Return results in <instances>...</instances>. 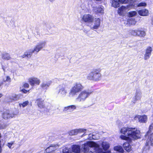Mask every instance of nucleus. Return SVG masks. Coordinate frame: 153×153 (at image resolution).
Listing matches in <instances>:
<instances>
[{"label":"nucleus","mask_w":153,"mask_h":153,"mask_svg":"<svg viewBox=\"0 0 153 153\" xmlns=\"http://www.w3.org/2000/svg\"><path fill=\"white\" fill-rule=\"evenodd\" d=\"M120 132L122 134L120 136V138L122 140L127 141L136 140L141 136L140 130L136 128L123 127L120 129Z\"/></svg>","instance_id":"obj_1"},{"label":"nucleus","mask_w":153,"mask_h":153,"mask_svg":"<svg viewBox=\"0 0 153 153\" xmlns=\"http://www.w3.org/2000/svg\"><path fill=\"white\" fill-rule=\"evenodd\" d=\"M152 51V48L151 47H148L146 49L145 53L144 55V58L145 60H147L149 59Z\"/></svg>","instance_id":"obj_16"},{"label":"nucleus","mask_w":153,"mask_h":153,"mask_svg":"<svg viewBox=\"0 0 153 153\" xmlns=\"http://www.w3.org/2000/svg\"><path fill=\"white\" fill-rule=\"evenodd\" d=\"M92 7L93 8V10L94 12L97 13H100L101 14L104 13L103 8L101 7Z\"/></svg>","instance_id":"obj_20"},{"label":"nucleus","mask_w":153,"mask_h":153,"mask_svg":"<svg viewBox=\"0 0 153 153\" xmlns=\"http://www.w3.org/2000/svg\"><path fill=\"white\" fill-rule=\"evenodd\" d=\"M3 80L4 82H7L8 84H9L11 81V79L9 76H7L4 78Z\"/></svg>","instance_id":"obj_34"},{"label":"nucleus","mask_w":153,"mask_h":153,"mask_svg":"<svg viewBox=\"0 0 153 153\" xmlns=\"http://www.w3.org/2000/svg\"><path fill=\"white\" fill-rule=\"evenodd\" d=\"M85 2L86 4H87L88 5H91V6H92V4L93 3V2L92 0H86Z\"/></svg>","instance_id":"obj_42"},{"label":"nucleus","mask_w":153,"mask_h":153,"mask_svg":"<svg viewBox=\"0 0 153 153\" xmlns=\"http://www.w3.org/2000/svg\"><path fill=\"white\" fill-rule=\"evenodd\" d=\"M102 153H111V152L110 151H108Z\"/></svg>","instance_id":"obj_47"},{"label":"nucleus","mask_w":153,"mask_h":153,"mask_svg":"<svg viewBox=\"0 0 153 153\" xmlns=\"http://www.w3.org/2000/svg\"><path fill=\"white\" fill-rule=\"evenodd\" d=\"M138 12L140 15L143 16H147L149 13L148 10L144 9L139 10Z\"/></svg>","instance_id":"obj_25"},{"label":"nucleus","mask_w":153,"mask_h":153,"mask_svg":"<svg viewBox=\"0 0 153 153\" xmlns=\"http://www.w3.org/2000/svg\"><path fill=\"white\" fill-rule=\"evenodd\" d=\"M138 7H146V4L145 2H141L140 3H138L137 4Z\"/></svg>","instance_id":"obj_39"},{"label":"nucleus","mask_w":153,"mask_h":153,"mask_svg":"<svg viewBox=\"0 0 153 153\" xmlns=\"http://www.w3.org/2000/svg\"><path fill=\"white\" fill-rule=\"evenodd\" d=\"M59 147V145L58 144L52 145L49 147H48L45 150V152L46 153H50L56 150Z\"/></svg>","instance_id":"obj_15"},{"label":"nucleus","mask_w":153,"mask_h":153,"mask_svg":"<svg viewBox=\"0 0 153 153\" xmlns=\"http://www.w3.org/2000/svg\"><path fill=\"white\" fill-rule=\"evenodd\" d=\"M138 29H132L130 30V34L134 36H137Z\"/></svg>","instance_id":"obj_31"},{"label":"nucleus","mask_w":153,"mask_h":153,"mask_svg":"<svg viewBox=\"0 0 153 153\" xmlns=\"http://www.w3.org/2000/svg\"><path fill=\"white\" fill-rule=\"evenodd\" d=\"M21 91L23 93L26 94L27 93L28 91H29V90L27 91L25 90V89H23L21 90Z\"/></svg>","instance_id":"obj_46"},{"label":"nucleus","mask_w":153,"mask_h":153,"mask_svg":"<svg viewBox=\"0 0 153 153\" xmlns=\"http://www.w3.org/2000/svg\"><path fill=\"white\" fill-rule=\"evenodd\" d=\"M37 105L40 108H43L45 107L44 103V100L42 98H39L36 100Z\"/></svg>","instance_id":"obj_21"},{"label":"nucleus","mask_w":153,"mask_h":153,"mask_svg":"<svg viewBox=\"0 0 153 153\" xmlns=\"http://www.w3.org/2000/svg\"><path fill=\"white\" fill-rule=\"evenodd\" d=\"M123 146L124 149L128 152H130L131 150V146L128 143H124L123 144Z\"/></svg>","instance_id":"obj_24"},{"label":"nucleus","mask_w":153,"mask_h":153,"mask_svg":"<svg viewBox=\"0 0 153 153\" xmlns=\"http://www.w3.org/2000/svg\"><path fill=\"white\" fill-rule=\"evenodd\" d=\"M3 69L4 71L5 70V69L4 68H3Z\"/></svg>","instance_id":"obj_50"},{"label":"nucleus","mask_w":153,"mask_h":153,"mask_svg":"<svg viewBox=\"0 0 153 153\" xmlns=\"http://www.w3.org/2000/svg\"><path fill=\"white\" fill-rule=\"evenodd\" d=\"M134 119L135 120L138 121L139 122L142 123H145L147 120V116L145 115H136L134 117Z\"/></svg>","instance_id":"obj_13"},{"label":"nucleus","mask_w":153,"mask_h":153,"mask_svg":"<svg viewBox=\"0 0 153 153\" xmlns=\"http://www.w3.org/2000/svg\"><path fill=\"white\" fill-rule=\"evenodd\" d=\"M72 151L75 153H79L80 150V147L78 145H73L72 146Z\"/></svg>","instance_id":"obj_26"},{"label":"nucleus","mask_w":153,"mask_h":153,"mask_svg":"<svg viewBox=\"0 0 153 153\" xmlns=\"http://www.w3.org/2000/svg\"><path fill=\"white\" fill-rule=\"evenodd\" d=\"M94 17L89 14H85L82 17V20L84 22L88 23L90 25L91 22H93L94 19Z\"/></svg>","instance_id":"obj_11"},{"label":"nucleus","mask_w":153,"mask_h":153,"mask_svg":"<svg viewBox=\"0 0 153 153\" xmlns=\"http://www.w3.org/2000/svg\"><path fill=\"white\" fill-rule=\"evenodd\" d=\"M86 131V129H75L72 130L70 131L68 133L70 135H75L77 134L78 133H80L83 132L85 133Z\"/></svg>","instance_id":"obj_14"},{"label":"nucleus","mask_w":153,"mask_h":153,"mask_svg":"<svg viewBox=\"0 0 153 153\" xmlns=\"http://www.w3.org/2000/svg\"><path fill=\"white\" fill-rule=\"evenodd\" d=\"M83 88V86L80 83L75 82L73 84L72 87L71 88L69 92V95L70 96H74L81 91Z\"/></svg>","instance_id":"obj_5"},{"label":"nucleus","mask_w":153,"mask_h":153,"mask_svg":"<svg viewBox=\"0 0 153 153\" xmlns=\"http://www.w3.org/2000/svg\"><path fill=\"white\" fill-rule=\"evenodd\" d=\"M85 134H83L82 135V137H83L84 136H85Z\"/></svg>","instance_id":"obj_49"},{"label":"nucleus","mask_w":153,"mask_h":153,"mask_svg":"<svg viewBox=\"0 0 153 153\" xmlns=\"http://www.w3.org/2000/svg\"><path fill=\"white\" fill-rule=\"evenodd\" d=\"M2 58L4 59L8 60L11 59L10 55L8 53L3 54L2 56Z\"/></svg>","instance_id":"obj_35"},{"label":"nucleus","mask_w":153,"mask_h":153,"mask_svg":"<svg viewBox=\"0 0 153 153\" xmlns=\"http://www.w3.org/2000/svg\"><path fill=\"white\" fill-rule=\"evenodd\" d=\"M92 147L94 148L95 152L90 151L89 153H101L102 152V150L100 148L99 145L93 142H88L82 145V150L85 153L88 152L89 148Z\"/></svg>","instance_id":"obj_2"},{"label":"nucleus","mask_w":153,"mask_h":153,"mask_svg":"<svg viewBox=\"0 0 153 153\" xmlns=\"http://www.w3.org/2000/svg\"><path fill=\"white\" fill-rule=\"evenodd\" d=\"M142 97V94L141 91L139 89H136L133 97L132 102L135 103L137 101L140 100Z\"/></svg>","instance_id":"obj_10"},{"label":"nucleus","mask_w":153,"mask_h":153,"mask_svg":"<svg viewBox=\"0 0 153 153\" xmlns=\"http://www.w3.org/2000/svg\"><path fill=\"white\" fill-rule=\"evenodd\" d=\"M102 146L105 150H107L109 147V144L107 142H103L102 143Z\"/></svg>","instance_id":"obj_30"},{"label":"nucleus","mask_w":153,"mask_h":153,"mask_svg":"<svg viewBox=\"0 0 153 153\" xmlns=\"http://www.w3.org/2000/svg\"><path fill=\"white\" fill-rule=\"evenodd\" d=\"M6 126L5 125H0V129H4L6 128Z\"/></svg>","instance_id":"obj_45"},{"label":"nucleus","mask_w":153,"mask_h":153,"mask_svg":"<svg viewBox=\"0 0 153 153\" xmlns=\"http://www.w3.org/2000/svg\"><path fill=\"white\" fill-rule=\"evenodd\" d=\"M137 14V12L135 11H131L128 13L129 16L130 17H132L135 16Z\"/></svg>","instance_id":"obj_38"},{"label":"nucleus","mask_w":153,"mask_h":153,"mask_svg":"<svg viewBox=\"0 0 153 153\" xmlns=\"http://www.w3.org/2000/svg\"><path fill=\"white\" fill-rule=\"evenodd\" d=\"M28 82L31 86H33L35 84L39 85L40 83V80L36 77H31L28 79Z\"/></svg>","instance_id":"obj_12"},{"label":"nucleus","mask_w":153,"mask_h":153,"mask_svg":"<svg viewBox=\"0 0 153 153\" xmlns=\"http://www.w3.org/2000/svg\"><path fill=\"white\" fill-rule=\"evenodd\" d=\"M114 150L119 152H122L123 151L122 147L120 146H114Z\"/></svg>","instance_id":"obj_33"},{"label":"nucleus","mask_w":153,"mask_h":153,"mask_svg":"<svg viewBox=\"0 0 153 153\" xmlns=\"http://www.w3.org/2000/svg\"><path fill=\"white\" fill-rule=\"evenodd\" d=\"M101 69L100 68L94 69L88 75L87 78L90 80L97 81L100 80L101 76Z\"/></svg>","instance_id":"obj_4"},{"label":"nucleus","mask_w":153,"mask_h":153,"mask_svg":"<svg viewBox=\"0 0 153 153\" xmlns=\"http://www.w3.org/2000/svg\"><path fill=\"white\" fill-rule=\"evenodd\" d=\"M46 42L45 41H40L35 47L34 49L26 51L24 54L25 56H27L28 58H30L32 53H37L42 49L45 47Z\"/></svg>","instance_id":"obj_3"},{"label":"nucleus","mask_w":153,"mask_h":153,"mask_svg":"<svg viewBox=\"0 0 153 153\" xmlns=\"http://www.w3.org/2000/svg\"><path fill=\"white\" fill-rule=\"evenodd\" d=\"M19 113V111L17 110H15L13 112L9 111H6L3 113L2 117L4 119L7 120L15 117Z\"/></svg>","instance_id":"obj_7"},{"label":"nucleus","mask_w":153,"mask_h":153,"mask_svg":"<svg viewBox=\"0 0 153 153\" xmlns=\"http://www.w3.org/2000/svg\"><path fill=\"white\" fill-rule=\"evenodd\" d=\"M63 153H72L71 152H69V150L66 148H65L63 150Z\"/></svg>","instance_id":"obj_41"},{"label":"nucleus","mask_w":153,"mask_h":153,"mask_svg":"<svg viewBox=\"0 0 153 153\" xmlns=\"http://www.w3.org/2000/svg\"><path fill=\"white\" fill-rule=\"evenodd\" d=\"M20 98V96L15 94H12L9 97V98L11 101H16L18 100Z\"/></svg>","instance_id":"obj_28"},{"label":"nucleus","mask_w":153,"mask_h":153,"mask_svg":"<svg viewBox=\"0 0 153 153\" xmlns=\"http://www.w3.org/2000/svg\"><path fill=\"white\" fill-rule=\"evenodd\" d=\"M128 7L124 6H122L119 8L118 13L120 15H123L125 14L128 11Z\"/></svg>","instance_id":"obj_19"},{"label":"nucleus","mask_w":153,"mask_h":153,"mask_svg":"<svg viewBox=\"0 0 153 153\" xmlns=\"http://www.w3.org/2000/svg\"><path fill=\"white\" fill-rule=\"evenodd\" d=\"M128 22L129 24L134 25L136 23V21L134 19L131 18L128 20Z\"/></svg>","instance_id":"obj_36"},{"label":"nucleus","mask_w":153,"mask_h":153,"mask_svg":"<svg viewBox=\"0 0 153 153\" xmlns=\"http://www.w3.org/2000/svg\"><path fill=\"white\" fill-rule=\"evenodd\" d=\"M118 0H113L112 5L114 7H117L119 6V3Z\"/></svg>","instance_id":"obj_32"},{"label":"nucleus","mask_w":153,"mask_h":153,"mask_svg":"<svg viewBox=\"0 0 153 153\" xmlns=\"http://www.w3.org/2000/svg\"><path fill=\"white\" fill-rule=\"evenodd\" d=\"M100 19L99 18H94L93 22H91L88 26L92 29H97L100 27Z\"/></svg>","instance_id":"obj_9"},{"label":"nucleus","mask_w":153,"mask_h":153,"mask_svg":"<svg viewBox=\"0 0 153 153\" xmlns=\"http://www.w3.org/2000/svg\"><path fill=\"white\" fill-rule=\"evenodd\" d=\"M76 108L75 105H72L65 107L63 109V111L65 112H71Z\"/></svg>","instance_id":"obj_18"},{"label":"nucleus","mask_w":153,"mask_h":153,"mask_svg":"<svg viewBox=\"0 0 153 153\" xmlns=\"http://www.w3.org/2000/svg\"><path fill=\"white\" fill-rule=\"evenodd\" d=\"M23 87L25 88H28L29 87V85L28 83H25L24 84Z\"/></svg>","instance_id":"obj_44"},{"label":"nucleus","mask_w":153,"mask_h":153,"mask_svg":"<svg viewBox=\"0 0 153 153\" xmlns=\"http://www.w3.org/2000/svg\"><path fill=\"white\" fill-rule=\"evenodd\" d=\"M146 34V32L144 30L138 29L137 36L140 37H144Z\"/></svg>","instance_id":"obj_27"},{"label":"nucleus","mask_w":153,"mask_h":153,"mask_svg":"<svg viewBox=\"0 0 153 153\" xmlns=\"http://www.w3.org/2000/svg\"><path fill=\"white\" fill-rule=\"evenodd\" d=\"M149 134H147L145 135L146 137H148V139L146 141L150 142V144L152 146H153V133L149 135Z\"/></svg>","instance_id":"obj_22"},{"label":"nucleus","mask_w":153,"mask_h":153,"mask_svg":"<svg viewBox=\"0 0 153 153\" xmlns=\"http://www.w3.org/2000/svg\"><path fill=\"white\" fill-rule=\"evenodd\" d=\"M56 89L58 91V93L61 97H65L68 93L67 90L63 85H59Z\"/></svg>","instance_id":"obj_8"},{"label":"nucleus","mask_w":153,"mask_h":153,"mask_svg":"<svg viewBox=\"0 0 153 153\" xmlns=\"http://www.w3.org/2000/svg\"><path fill=\"white\" fill-rule=\"evenodd\" d=\"M51 82H52L51 81L43 82L41 85V86L43 89H46L49 87Z\"/></svg>","instance_id":"obj_23"},{"label":"nucleus","mask_w":153,"mask_h":153,"mask_svg":"<svg viewBox=\"0 0 153 153\" xmlns=\"http://www.w3.org/2000/svg\"><path fill=\"white\" fill-rule=\"evenodd\" d=\"M94 133L92 134H90L88 135V138L89 139H97L99 137V134Z\"/></svg>","instance_id":"obj_29"},{"label":"nucleus","mask_w":153,"mask_h":153,"mask_svg":"<svg viewBox=\"0 0 153 153\" xmlns=\"http://www.w3.org/2000/svg\"><path fill=\"white\" fill-rule=\"evenodd\" d=\"M152 146L149 142L146 141L145 145L143 149V152L144 153L149 152Z\"/></svg>","instance_id":"obj_17"},{"label":"nucleus","mask_w":153,"mask_h":153,"mask_svg":"<svg viewBox=\"0 0 153 153\" xmlns=\"http://www.w3.org/2000/svg\"><path fill=\"white\" fill-rule=\"evenodd\" d=\"M29 103V102L28 101H26L23 103H20L19 104V105L20 107L22 106L23 107H24L27 105Z\"/></svg>","instance_id":"obj_37"},{"label":"nucleus","mask_w":153,"mask_h":153,"mask_svg":"<svg viewBox=\"0 0 153 153\" xmlns=\"http://www.w3.org/2000/svg\"><path fill=\"white\" fill-rule=\"evenodd\" d=\"M153 128V123H152L149 127V130L147 133V134H148L150 133V131H151Z\"/></svg>","instance_id":"obj_43"},{"label":"nucleus","mask_w":153,"mask_h":153,"mask_svg":"<svg viewBox=\"0 0 153 153\" xmlns=\"http://www.w3.org/2000/svg\"><path fill=\"white\" fill-rule=\"evenodd\" d=\"M14 142H15L14 141H13L8 143L7 144V146L10 149L13 148V147H12V146L14 144Z\"/></svg>","instance_id":"obj_40"},{"label":"nucleus","mask_w":153,"mask_h":153,"mask_svg":"<svg viewBox=\"0 0 153 153\" xmlns=\"http://www.w3.org/2000/svg\"><path fill=\"white\" fill-rule=\"evenodd\" d=\"M92 93V91L89 90H85L81 91L76 98V100L79 102H84Z\"/></svg>","instance_id":"obj_6"},{"label":"nucleus","mask_w":153,"mask_h":153,"mask_svg":"<svg viewBox=\"0 0 153 153\" xmlns=\"http://www.w3.org/2000/svg\"><path fill=\"white\" fill-rule=\"evenodd\" d=\"M2 96V94H0V98H1Z\"/></svg>","instance_id":"obj_48"}]
</instances>
